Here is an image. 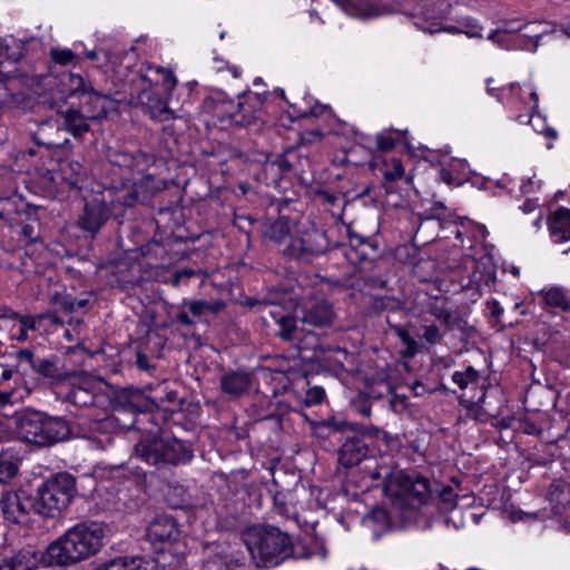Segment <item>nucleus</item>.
Segmentation results:
<instances>
[{"label":"nucleus","instance_id":"f257e3e1","mask_svg":"<svg viewBox=\"0 0 570 570\" xmlns=\"http://www.w3.org/2000/svg\"><path fill=\"white\" fill-rule=\"evenodd\" d=\"M106 532V525L100 522L77 523L46 548L41 560L49 567L75 566L100 551Z\"/></svg>","mask_w":570,"mask_h":570},{"label":"nucleus","instance_id":"f03ea898","mask_svg":"<svg viewBox=\"0 0 570 570\" xmlns=\"http://www.w3.org/2000/svg\"><path fill=\"white\" fill-rule=\"evenodd\" d=\"M149 181L150 176H144L130 186L122 184L119 188L110 187L95 195L86 202L78 225L89 233H97L118 207H131L147 199L146 185Z\"/></svg>","mask_w":570,"mask_h":570},{"label":"nucleus","instance_id":"7ed1b4c3","mask_svg":"<svg viewBox=\"0 0 570 570\" xmlns=\"http://www.w3.org/2000/svg\"><path fill=\"white\" fill-rule=\"evenodd\" d=\"M244 542L257 567L273 568L289 558V537L271 525H254L244 533Z\"/></svg>","mask_w":570,"mask_h":570},{"label":"nucleus","instance_id":"20e7f679","mask_svg":"<svg viewBox=\"0 0 570 570\" xmlns=\"http://www.w3.org/2000/svg\"><path fill=\"white\" fill-rule=\"evenodd\" d=\"M17 433L26 442L40 446L50 445L68 434L67 423L41 412H26L16 420Z\"/></svg>","mask_w":570,"mask_h":570},{"label":"nucleus","instance_id":"39448f33","mask_svg":"<svg viewBox=\"0 0 570 570\" xmlns=\"http://www.w3.org/2000/svg\"><path fill=\"white\" fill-rule=\"evenodd\" d=\"M76 492V479L71 474H55L39 487L35 510L43 517L53 518L69 507Z\"/></svg>","mask_w":570,"mask_h":570},{"label":"nucleus","instance_id":"423d86ee","mask_svg":"<svg viewBox=\"0 0 570 570\" xmlns=\"http://www.w3.org/2000/svg\"><path fill=\"white\" fill-rule=\"evenodd\" d=\"M327 248L328 242L323 232L299 222L288 245L282 248V252L292 258L309 261L324 254Z\"/></svg>","mask_w":570,"mask_h":570},{"label":"nucleus","instance_id":"0eeeda50","mask_svg":"<svg viewBox=\"0 0 570 570\" xmlns=\"http://www.w3.org/2000/svg\"><path fill=\"white\" fill-rule=\"evenodd\" d=\"M384 480L386 495L404 501L406 504H421L429 497L430 485L424 478H410L403 471H385Z\"/></svg>","mask_w":570,"mask_h":570},{"label":"nucleus","instance_id":"6e6552de","mask_svg":"<svg viewBox=\"0 0 570 570\" xmlns=\"http://www.w3.org/2000/svg\"><path fill=\"white\" fill-rule=\"evenodd\" d=\"M263 104V98L258 92H245L238 96V101L222 102L217 109L236 125L247 126L257 117Z\"/></svg>","mask_w":570,"mask_h":570},{"label":"nucleus","instance_id":"1a4fd4ad","mask_svg":"<svg viewBox=\"0 0 570 570\" xmlns=\"http://www.w3.org/2000/svg\"><path fill=\"white\" fill-rule=\"evenodd\" d=\"M140 89L132 96L136 104L140 106L150 118L155 120H168L173 117L171 110L167 106L166 94L160 92L157 88L145 86L140 82Z\"/></svg>","mask_w":570,"mask_h":570},{"label":"nucleus","instance_id":"9d476101","mask_svg":"<svg viewBox=\"0 0 570 570\" xmlns=\"http://www.w3.org/2000/svg\"><path fill=\"white\" fill-rule=\"evenodd\" d=\"M367 455V445L361 436H347L337 451V461L344 468L360 464Z\"/></svg>","mask_w":570,"mask_h":570},{"label":"nucleus","instance_id":"9b49d317","mask_svg":"<svg viewBox=\"0 0 570 570\" xmlns=\"http://www.w3.org/2000/svg\"><path fill=\"white\" fill-rule=\"evenodd\" d=\"M147 535L153 543H173L179 538L175 520L167 515H157L149 524Z\"/></svg>","mask_w":570,"mask_h":570},{"label":"nucleus","instance_id":"f8f14e48","mask_svg":"<svg viewBox=\"0 0 570 570\" xmlns=\"http://www.w3.org/2000/svg\"><path fill=\"white\" fill-rule=\"evenodd\" d=\"M139 81L148 86L157 88L160 92L169 97L177 85L174 73L163 67H149L146 73L141 75Z\"/></svg>","mask_w":570,"mask_h":570},{"label":"nucleus","instance_id":"ddd939ff","mask_svg":"<svg viewBox=\"0 0 570 570\" xmlns=\"http://www.w3.org/2000/svg\"><path fill=\"white\" fill-rule=\"evenodd\" d=\"M299 222L282 216L274 222L265 225L263 235L268 240L282 245L283 248L288 245Z\"/></svg>","mask_w":570,"mask_h":570},{"label":"nucleus","instance_id":"4468645a","mask_svg":"<svg viewBox=\"0 0 570 570\" xmlns=\"http://www.w3.org/2000/svg\"><path fill=\"white\" fill-rule=\"evenodd\" d=\"M523 30L524 32L519 37L520 45H528L529 49L527 50L531 52H537L543 37L558 33V28L554 24L543 21L523 23Z\"/></svg>","mask_w":570,"mask_h":570},{"label":"nucleus","instance_id":"2eb2a0df","mask_svg":"<svg viewBox=\"0 0 570 570\" xmlns=\"http://www.w3.org/2000/svg\"><path fill=\"white\" fill-rule=\"evenodd\" d=\"M302 322L314 327L330 326L334 321V312L325 301L314 302L302 309Z\"/></svg>","mask_w":570,"mask_h":570},{"label":"nucleus","instance_id":"dca6fc26","mask_svg":"<svg viewBox=\"0 0 570 570\" xmlns=\"http://www.w3.org/2000/svg\"><path fill=\"white\" fill-rule=\"evenodd\" d=\"M165 436L147 435L136 445V454L146 463L163 464Z\"/></svg>","mask_w":570,"mask_h":570},{"label":"nucleus","instance_id":"f3484780","mask_svg":"<svg viewBox=\"0 0 570 570\" xmlns=\"http://www.w3.org/2000/svg\"><path fill=\"white\" fill-rule=\"evenodd\" d=\"M1 509L11 522H21L29 509V499L23 493L9 492L2 497Z\"/></svg>","mask_w":570,"mask_h":570},{"label":"nucleus","instance_id":"a211bd4d","mask_svg":"<svg viewBox=\"0 0 570 570\" xmlns=\"http://www.w3.org/2000/svg\"><path fill=\"white\" fill-rule=\"evenodd\" d=\"M83 178L85 171L81 164L73 159L60 160L53 176L55 180L61 181L70 189L80 188L79 185Z\"/></svg>","mask_w":570,"mask_h":570},{"label":"nucleus","instance_id":"6ab92c4d","mask_svg":"<svg viewBox=\"0 0 570 570\" xmlns=\"http://www.w3.org/2000/svg\"><path fill=\"white\" fill-rule=\"evenodd\" d=\"M96 383L87 377H79L77 383H72L67 400L77 406H89L95 403L96 397Z\"/></svg>","mask_w":570,"mask_h":570},{"label":"nucleus","instance_id":"aec40b11","mask_svg":"<svg viewBox=\"0 0 570 570\" xmlns=\"http://www.w3.org/2000/svg\"><path fill=\"white\" fill-rule=\"evenodd\" d=\"M88 106L87 112L92 120H101L107 117L108 112L116 108L115 100L109 96L97 91L95 88L89 89L88 96L83 99Z\"/></svg>","mask_w":570,"mask_h":570},{"label":"nucleus","instance_id":"412c9836","mask_svg":"<svg viewBox=\"0 0 570 570\" xmlns=\"http://www.w3.org/2000/svg\"><path fill=\"white\" fill-rule=\"evenodd\" d=\"M193 458L191 450L176 438L165 436L163 464H181Z\"/></svg>","mask_w":570,"mask_h":570},{"label":"nucleus","instance_id":"4be33fe9","mask_svg":"<svg viewBox=\"0 0 570 570\" xmlns=\"http://www.w3.org/2000/svg\"><path fill=\"white\" fill-rule=\"evenodd\" d=\"M60 117L63 120V128L73 137H81L83 134L90 130L89 114L85 116L77 108H68L65 111H59Z\"/></svg>","mask_w":570,"mask_h":570},{"label":"nucleus","instance_id":"5701e85b","mask_svg":"<svg viewBox=\"0 0 570 570\" xmlns=\"http://www.w3.org/2000/svg\"><path fill=\"white\" fill-rule=\"evenodd\" d=\"M347 14L360 18L379 17L385 13V9L366 0H332Z\"/></svg>","mask_w":570,"mask_h":570},{"label":"nucleus","instance_id":"b1692460","mask_svg":"<svg viewBox=\"0 0 570 570\" xmlns=\"http://www.w3.org/2000/svg\"><path fill=\"white\" fill-rule=\"evenodd\" d=\"M247 304L253 307L256 304L262 305L264 308H268L269 316L276 322V324L279 326V330L277 332L278 336L284 340H292L293 333L296 330V318L291 316L289 314H283L279 309V307L274 306L271 308V306L267 303H261L256 301H248Z\"/></svg>","mask_w":570,"mask_h":570},{"label":"nucleus","instance_id":"393cba45","mask_svg":"<svg viewBox=\"0 0 570 570\" xmlns=\"http://www.w3.org/2000/svg\"><path fill=\"white\" fill-rule=\"evenodd\" d=\"M550 232L556 242L570 239V209L559 208L554 212L549 224Z\"/></svg>","mask_w":570,"mask_h":570},{"label":"nucleus","instance_id":"a878e982","mask_svg":"<svg viewBox=\"0 0 570 570\" xmlns=\"http://www.w3.org/2000/svg\"><path fill=\"white\" fill-rule=\"evenodd\" d=\"M249 383V376L245 373H229L220 380L223 392L235 397L246 392Z\"/></svg>","mask_w":570,"mask_h":570},{"label":"nucleus","instance_id":"bb28decb","mask_svg":"<svg viewBox=\"0 0 570 570\" xmlns=\"http://www.w3.org/2000/svg\"><path fill=\"white\" fill-rule=\"evenodd\" d=\"M112 165L128 170H136L142 173L146 166V158L142 154H130L126 151H115L110 155Z\"/></svg>","mask_w":570,"mask_h":570},{"label":"nucleus","instance_id":"cd10ccee","mask_svg":"<svg viewBox=\"0 0 570 570\" xmlns=\"http://www.w3.org/2000/svg\"><path fill=\"white\" fill-rule=\"evenodd\" d=\"M19 459L16 453L7 450L0 453V483L10 482L18 473Z\"/></svg>","mask_w":570,"mask_h":570},{"label":"nucleus","instance_id":"c85d7f7f","mask_svg":"<svg viewBox=\"0 0 570 570\" xmlns=\"http://www.w3.org/2000/svg\"><path fill=\"white\" fill-rule=\"evenodd\" d=\"M541 295L548 306L570 312V296L566 289L554 286L541 291Z\"/></svg>","mask_w":570,"mask_h":570},{"label":"nucleus","instance_id":"c756f323","mask_svg":"<svg viewBox=\"0 0 570 570\" xmlns=\"http://www.w3.org/2000/svg\"><path fill=\"white\" fill-rule=\"evenodd\" d=\"M7 561L14 570H36L39 558L33 550L27 549L19 551Z\"/></svg>","mask_w":570,"mask_h":570},{"label":"nucleus","instance_id":"7c9ffc66","mask_svg":"<svg viewBox=\"0 0 570 570\" xmlns=\"http://www.w3.org/2000/svg\"><path fill=\"white\" fill-rule=\"evenodd\" d=\"M488 40L492 41L494 45L505 50L529 49L528 45H520L519 38L512 40L511 36L507 33V30H502L500 28L489 33Z\"/></svg>","mask_w":570,"mask_h":570},{"label":"nucleus","instance_id":"2f4dec72","mask_svg":"<svg viewBox=\"0 0 570 570\" xmlns=\"http://www.w3.org/2000/svg\"><path fill=\"white\" fill-rule=\"evenodd\" d=\"M140 558L120 557L102 563L95 570H142Z\"/></svg>","mask_w":570,"mask_h":570},{"label":"nucleus","instance_id":"473e14b6","mask_svg":"<svg viewBox=\"0 0 570 570\" xmlns=\"http://www.w3.org/2000/svg\"><path fill=\"white\" fill-rule=\"evenodd\" d=\"M407 134V130L389 129L375 137L376 147L381 151L392 150L396 142Z\"/></svg>","mask_w":570,"mask_h":570},{"label":"nucleus","instance_id":"72a5a7b5","mask_svg":"<svg viewBox=\"0 0 570 570\" xmlns=\"http://www.w3.org/2000/svg\"><path fill=\"white\" fill-rule=\"evenodd\" d=\"M393 330L403 345L401 355L406 358L414 357L419 353V345L414 337L402 326H394Z\"/></svg>","mask_w":570,"mask_h":570},{"label":"nucleus","instance_id":"f704fd0d","mask_svg":"<svg viewBox=\"0 0 570 570\" xmlns=\"http://www.w3.org/2000/svg\"><path fill=\"white\" fill-rule=\"evenodd\" d=\"M485 82H487V91L490 95L497 97L499 100H502L505 95V91H509L512 96L520 98V100H522V102L525 104V101L519 95L521 91V87L519 83L512 82L508 87L507 86L498 87L495 85L497 81L493 78H488Z\"/></svg>","mask_w":570,"mask_h":570},{"label":"nucleus","instance_id":"c9c22d12","mask_svg":"<svg viewBox=\"0 0 570 570\" xmlns=\"http://www.w3.org/2000/svg\"><path fill=\"white\" fill-rule=\"evenodd\" d=\"M311 428L315 429L317 432L320 430H328L331 432H343L345 430H354V426L347 423L344 420H337L335 417H331L322 421H313L311 422Z\"/></svg>","mask_w":570,"mask_h":570},{"label":"nucleus","instance_id":"e433bc0d","mask_svg":"<svg viewBox=\"0 0 570 570\" xmlns=\"http://www.w3.org/2000/svg\"><path fill=\"white\" fill-rule=\"evenodd\" d=\"M479 380V373L472 366H468L464 371H456L452 374V381L462 390L466 389L469 385L478 384Z\"/></svg>","mask_w":570,"mask_h":570},{"label":"nucleus","instance_id":"4c0bfd02","mask_svg":"<svg viewBox=\"0 0 570 570\" xmlns=\"http://www.w3.org/2000/svg\"><path fill=\"white\" fill-rule=\"evenodd\" d=\"M384 169L382 170L383 178L385 181H396L403 178L405 170L402 161L399 158H392L383 164Z\"/></svg>","mask_w":570,"mask_h":570},{"label":"nucleus","instance_id":"58836bf2","mask_svg":"<svg viewBox=\"0 0 570 570\" xmlns=\"http://www.w3.org/2000/svg\"><path fill=\"white\" fill-rule=\"evenodd\" d=\"M68 86L70 89V96H78L82 100L88 96L89 89H94V87L88 83L82 76L77 73L69 75Z\"/></svg>","mask_w":570,"mask_h":570},{"label":"nucleus","instance_id":"ea45409f","mask_svg":"<svg viewBox=\"0 0 570 570\" xmlns=\"http://www.w3.org/2000/svg\"><path fill=\"white\" fill-rule=\"evenodd\" d=\"M86 57L98 61V67L101 69L115 63L114 55L107 50H90L86 53Z\"/></svg>","mask_w":570,"mask_h":570},{"label":"nucleus","instance_id":"a19ab883","mask_svg":"<svg viewBox=\"0 0 570 570\" xmlns=\"http://www.w3.org/2000/svg\"><path fill=\"white\" fill-rule=\"evenodd\" d=\"M482 29L478 20L473 18H466L461 22V33L469 38H482Z\"/></svg>","mask_w":570,"mask_h":570},{"label":"nucleus","instance_id":"79ce46f5","mask_svg":"<svg viewBox=\"0 0 570 570\" xmlns=\"http://www.w3.org/2000/svg\"><path fill=\"white\" fill-rule=\"evenodd\" d=\"M50 57L56 63L67 66L75 60L76 55L70 49H52Z\"/></svg>","mask_w":570,"mask_h":570},{"label":"nucleus","instance_id":"37998d69","mask_svg":"<svg viewBox=\"0 0 570 570\" xmlns=\"http://www.w3.org/2000/svg\"><path fill=\"white\" fill-rule=\"evenodd\" d=\"M325 397V391L321 386H313L307 390L305 403L308 406L320 404Z\"/></svg>","mask_w":570,"mask_h":570},{"label":"nucleus","instance_id":"c03bdc74","mask_svg":"<svg viewBox=\"0 0 570 570\" xmlns=\"http://www.w3.org/2000/svg\"><path fill=\"white\" fill-rule=\"evenodd\" d=\"M416 26L424 32L429 33H435L440 31H444L451 35H460L461 33V27L456 26H444L441 27L439 23L433 22L430 27H423L416 23Z\"/></svg>","mask_w":570,"mask_h":570},{"label":"nucleus","instance_id":"a18cd8bd","mask_svg":"<svg viewBox=\"0 0 570 570\" xmlns=\"http://www.w3.org/2000/svg\"><path fill=\"white\" fill-rule=\"evenodd\" d=\"M422 336L429 344H438L443 337L436 325L424 326Z\"/></svg>","mask_w":570,"mask_h":570},{"label":"nucleus","instance_id":"49530a36","mask_svg":"<svg viewBox=\"0 0 570 570\" xmlns=\"http://www.w3.org/2000/svg\"><path fill=\"white\" fill-rule=\"evenodd\" d=\"M184 306H187L194 316L199 317L207 312L208 302H206V301H188V302H184Z\"/></svg>","mask_w":570,"mask_h":570},{"label":"nucleus","instance_id":"de8ad7c7","mask_svg":"<svg viewBox=\"0 0 570 570\" xmlns=\"http://www.w3.org/2000/svg\"><path fill=\"white\" fill-rule=\"evenodd\" d=\"M323 132L320 129L305 130L301 132L299 138L303 145H309L321 140Z\"/></svg>","mask_w":570,"mask_h":570},{"label":"nucleus","instance_id":"09e8293b","mask_svg":"<svg viewBox=\"0 0 570 570\" xmlns=\"http://www.w3.org/2000/svg\"><path fill=\"white\" fill-rule=\"evenodd\" d=\"M37 370L43 376L60 380V376L56 375L55 364L48 360L41 361Z\"/></svg>","mask_w":570,"mask_h":570},{"label":"nucleus","instance_id":"8fccbe9b","mask_svg":"<svg viewBox=\"0 0 570 570\" xmlns=\"http://www.w3.org/2000/svg\"><path fill=\"white\" fill-rule=\"evenodd\" d=\"M10 317L13 320H18L19 323L21 324V328H26L27 331L36 330L37 321L33 316L12 313Z\"/></svg>","mask_w":570,"mask_h":570},{"label":"nucleus","instance_id":"3c124183","mask_svg":"<svg viewBox=\"0 0 570 570\" xmlns=\"http://www.w3.org/2000/svg\"><path fill=\"white\" fill-rule=\"evenodd\" d=\"M431 314L444 324H449L451 322L452 315L451 313L441 306H433L431 308Z\"/></svg>","mask_w":570,"mask_h":570},{"label":"nucleus","instance_id":"603ef678","mask_svg":"<svg viewBox=\"0 0 570 570\" xmlns=\"http://www.w3.org/2000/svg\"><path fill=\"white\" fill-rule=\"evenodd\" d=\"M213 69L217 72L223 71L224 69H227L234 78L239 77L240 70L236 66H228L223 60L215 59Z\"/></svg>","mask_w":570,"mask_h":570},{"label":"nucleus","instance_id":"864d4df0","mask_svg":"<svg viewBox=\"0 0 570 570\" xmlns=\"http://www.w3.org/2000/svg\"><path fill=\"white\" fill-rule=\"evenodd\" d=\"M3 385V383H0V406L10 404L13 395V392L11 390H2Z\"/></svg>","mask_w":570,"mask_h":570},{"label":"nucleus","instance_id":"5fc2aeb1","mask_svg":"<svg viewBox=\"0 0 570 570\" xmlns=\"http://www.w3.org/2000/svg\"><path fill=\"white\" fill-rule=\"evenodd\" d=\"M439 179L448 185L456 184L455 178L451 174V171L446 168H442L439 171Z\"/></svg>","mask_w":570,"mask_h":570},{"label":"nucleus","instance_id":"6e6d98bb","mask_svg":"<svg viewBox=\"0 0 570 570\" xmlns=\"http://www.w3.org/2000/svg\"><path fill=\"white\" fill-rule=\"evenodd\" d=\"M525 87L529 89V98H530V102H531L530 109L537 110L538 106H539L538 94L532 86L525 85Z\"/></svg>","mask_w":570,"mask_h":570},{"label":"nucleus","instance_id":"4d7b16f0","mask_svg":"<svg viewBox=\"0 0 570 570\" xmlns=\"http://www.w3.org/2000/svg\"><path fill=\"white\" fill-rule=\"evenodd\" d=\"M522 28H523V24L517 26L515 21H507L501 29L507 30V33H509L511 36L512 33L521 32Z\"/></svg>","mask_w":570,"mask_h":570},{"label":"nucleus","instance_id":"13d9d810","mask_svg":"<svg viewBox=\"0 0 570 570\" xmlns=\"http://www.w3.org/2000/svg\"><path fill=\"white\" fill-rule=\"evenodd\" d=\"M17 356L19 360L21 361H26L28 363H32L33 362V353L31 350H20L17 352Z\"/></svg>","mask_w":570,"mask_h":570},{"label":"nucleus","instance_id":"bf43d9fd","mask_svg":"<svg viewBox=\"0 0 570 570\" xmlns=\"http://www.w3.org/2000/svg\"><path fill=\"white\" fill-rule=\"evenodd\" d=\"M223 308H224V303L222 301L208 302L207 312L216 314V313L220 312Z\"/></svg>","mask_w":570,"mask_h":570},{"label":"nucleus","instance_id":"052dcab7","mask_svg":"<svg viewBox=\"0 0 570 570\" xmlns=\"http://www.w3.org/2000/svg\"><path fill=\"white\" fill-rule=\"evenodd\" d=\"M177 321L183 324V325H187V326H190L194 324L193 320L188 316V314L186 312H180L177 314Z\"/></svg>","mask_w":570,"mask_h":570},{"label":"nucleus","instance_id":"680f3d73","mask_svg":"<svg viewBox=\"0 0 570 570\" xmlns=\"http://www.w3.org/2000/svg\"><path fill=\"white\" fill-rule=\"evenodd\" d=\"M12 375H13V371L12 370L3 368L1 374H0V383L6 384L8 381L11 380Z\"/></svg>","mask_w":570,"mask_h":570},{"label":"nucleus","instance_id":"e2e57ef3","mask_svg":"<svg viewBox=\"0 0 570 570\" xmlns=\"http://www.w3.org/2000/svg\"><path fill=\"white\" fill-rule=\"evenodd\" d=\"M194 275H195V272L193 269H181L176 273V282H178L181 277H190Z\"/></svg>","mask_w":570,"mask_h":570},{"label":"nucleus","instance_id":"0e129e2a","mask_svg":"<svg viewBox=\"0 0 570 570\" xmlns=\"http://www.w3.org/2000/svg\"><path fill=\"white\" fill-rule=\"evenodd\" d=\"M502 313H503V308L500 306L499 303L494 302L493 303V308L491 311V315L493 317H500L502 315Z\"/></svg>","mask_w":570,"mask_h":570},{"label":"nucleus","instance_id":"69168bd1","mask_svg":"<svg viewBox=\"0 0 570 570\" xmlns=\"http://www.w3.org/2000/svg\"><path fill=\"white\" fill-rule=\"evenodd\" d=\"M542 134L548 137V138H551V139H556L558 134L557 131L553 129V128H550V127H547L544 128V130L542 131Z\"/></svg>","mask_w":570,"mask_h":570},{"label":"nucleus","instance_id":"338daca9","mask_svg":"<svg viewBox=\"0 0 570 570\" xmlns=\"http://www.w3.org/2000/svg\"><path fill=\"white\" fill-rule=\"evenodd\" d=\"M276 164L284 171H287V170L291 169V164L287 160H285V159H278L276 161Z\"/></svg>","mask_w":570,"mask_h":570},{"label":"nucleus","instance_id":"774afa93","mask_svg":"<svg viewBox=\"0 0 570 570\" xmlns=\"http://www.w3.org/2000/svg\"><path fill=\"white\" fill-rule=\"evenodd\" d=\"M558 32H561L564 36H567L568 38H570V21L564 23V24H562L560 27V29H558Z\"/></svg>","mask_w":570,"mask_h":570}]
</instances>
